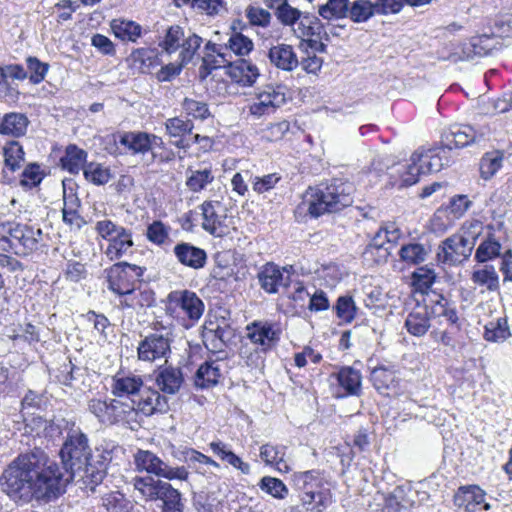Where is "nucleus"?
Listing matches in <instances>:
<instances>
[{
    "label": "nucleus",
    "mask_w": 512,
    "mask_h": 512,
    "mask_svg": "<svg viewBox=\"0 0 512 512\" xmlns=\"http://www.w3.org/2000/svg\"><path fill=\"white\" fill-rule=\"evenodd\" d=\"M63 468L40 448L19 454L2 474L3 490L14 500L49 502L65 492L70 481H82L94 492L106 476L107 463L102 454L94 460L87 436L72 429L60 450Z\"/></svg>",
    "instance_id": "obj_1"
},
{
    "label": "nucleus",
    "mask_w": 512,
    "mask_h": 512,
    "mask_svg": "<svg viewBox=\"0 0 512 512\" xmlns=\"http://www.w3.org/2000/svg\"><path fill=\"white\" fill-rule=\"evenodd\" d=\"M354 187L342 179L322 182L309 188L305 194L308 212L314 217L325 213H337L353 203Z\"/></svg>",
    "instance_id": "obj_2"
},
{
    "label": "nucleus",
    "mask_w": 512,
    "mask_h": 512,
    "mask_svg": "<svg viewBox=\"0 0 512 512\" xmlns=\"http://www.w3.org/2000/svg\"><path fill=\"white\" fill-rule=\"evenodd\" d=\"M476 132L470 125H454L442 134L441 145L421 146L416 149L409 160H442L453 157L454 148H463L472 143Z\"/></svg>",
    "instance_id": "obj_3"
},
{
    "label": "nucleus",
    "mask_w": 512,
    "mask_h": 512,
    "mask_svg": "<svg viewBox=\"0 0 512 512\" xmlns=\"http://www.w3.org/2000/svg\"><path fill=\"white\" fill-rule=\"evenodd\" d=\"M294 483L301 491V505L307 512H324L332 503L330 488L316 471H305L295 475Z\"/></svg>",
    "instance_id": "obj_4"
},
{
    "label": "nucleus",
    "mask_w": 512,
    "mask_h": 512,
    "mask_svg": "<svg viewBox=\"0 0 512 512\" xmlns=\"http://www.w3.org/2000/svg\"><path fill=\"white\" fill-rule=\"evenodd\" d=\"M280 329L268 322H253L246 327V338L257 346L253 353L247 345L240 349V356L248 366H257L260 360L259 352L265 353L275 347L280 340Z\"/></svg>",
    "instance_id": "obj_5"
},
{
    "label": "nucleus",
    "mask_w": 512,
    "mask_h": 512,
    "mask_svg": "<svg viewBox=\"0 0 512 512\" xmlns=\"http://www.w3.org/2000/svg\"><path fill=\"white\" fill-rule=\"evenodd\" d=\"M475 246V237L460 230L444 239L438 246L436 258L443 265L458 266L469 259Z\"/></svg>",
    "instance_id": "obj_6"
},
{
    "label": "nucleus",
    "mask_w": 512,
    "mask_h": 512,
    "mask_svg": "<svg viewBox=\"0 0 512 512\" xmlns=\"http://www.w3.org/2000/svg\"><path fill=\"white\" fill-rule=\"evenodd\" d=\"M144 271L145 268L128 262L113 264L104 271L108 289L120 296L130 295L141 282Z\"/></svg>",
    "instance_id": "obj_7"
},
{
    "label": "nucleus",
    "mask_w": 512,
    "mask_h": 512,
    "mask_svg": "<svg viewBox=\"0 0 512 512\" xmlns=\"http://www.w3.org/2000/svg\"><path fill=\"white\" fill-rule=\"evenodd\" d=\"M95 230L101 238L108 241L105 254L110 260L121 258L133 246L131 231L109 219L98 221Z\"/></svg>",
    "instance_id": "obj_8"
},
{
    "label": "nucleus",
    "mask_w": 512,
    "mask_h": 512,
    "mask_svg": "<svg viewBox=\"0 0 512 512\" xmlns=\"http://www.w3.org/2000/svg\"><path fill=\"white\" fill-rule=\"evenodd\" d=\"M137 470L154 474L168 480H187L189 472L184 466L171 467L148 450H139L134 456Z\"/></svg>",
    "instance_id": "obj_9"
},
{
    "label": "nucleus",
    "mask_w": 512,
    "mask_h": 512,
    "mask_svg": "<svg viewBox=\"0 0 512 512\" xmlns=\"http://www.w3.org/2000/svg\"><path fill=\"white\" fill-rule=\"evenodd\" d=\"M171 340L168 333H151L139 342L137 353L138 358L145 362H155L157 360H167L171 353Z\"/></svg>",
    "instance_id": "obj_10"
},
{
    "label": "nucleus",
    "mask_w": 512,
    "mask_h": 512,
    "mask_svg": "<svg viewBox=\"0 0 512 512\" xmlns=\"http://www.w3.org/2000/svg\"><path fill=\"white\" fill-rule=\"evenodd\" d=\"M170 298L175 303V307L179 309V313L190 321L186 327L192 326L203 315L204 303L194 292L176 291L170 295Z\"/></svg>",
    "instance_id": "obj_11"
},
{
    "label": "nucleus",
    "mask_w": 512,
    "mask_h": 512,
    "mask_svg": "<svg viewBox=\"0 0 512 512\" xmlns=\"http://www.w3.org/2000/svg\"><path fill=\"white\" fill-rule=\"evenodd\" d=\"M122 424L130 429L138 424L136 399L122 400L121 398L110 400V425Z\"/></svg>",
    "instance_id": "obj_12"
},
{
    "label": "nucleus",
    "mask_w": 512,
    "mask_h": 512,
    "mask_svg": "<svg viewBox=\"0 0 512 512\" xmlns=\"http://www.w3.org/2000/svg\"><path fill=\"white\" fill-rule=\"evenodd\" d=\"M221 204L219 202L205 201L201 205L203 216L202 227L210 234L221 237L226 232V215L220 214Z\"/></svg>",
    "instance_id": "obj_13"
},
{
    "label": "nucleus",
    "mask_w": 512,
    "mask_h": 512,
    "mask_svg": "<svg viewBox=\"0 0 512 512\" xmlns=\"http://www.w3.org/2000/svg\"><path fill=\"white\" fill-rule=\"evenodd\" d=\"M177 261L188 268L199 270L207 263V253L204 249L188 242L177 243L173 248Z\"/></svg>",
    "instance_id": "obj_14"
},
{
    "label": "nucleus",
    "mask_w": 512,
    "mask_h": 512,
    "mask_svg": "<svg viewBox=\"0 0 512 512\" xmlns=\"http://www.w3.org/2000/svg\"><path fill=\"white\" fill-rule=\"evenodd\" d=\"M224 67L231 80L242 86H252L259 76L257 66L245 59H238L234 62L227 61Z\"/></svg>",
    "instance_id": "obj_15"
},
{
    "label": "nucleus",
    "mask_w": 512,
    "mask_h": 512,
    "mask_svg": "<svg viewBox=\"0 0 512 512\" xmlns=\"http://www.w3.org/2000/svg\"><path fill=\"white\" fill-rule=\"evenodd\" d=\"M136 409L146 416L155 412H165L168 409V403L165 396L160 395L159 391L150 388H142L136 396Z\"/></svg>",
    "instance_id": "obj_16"
},
{
    "label": "nucleus",
    "mask_w": 512,
    "mask_h": 512,
    "mask_svg": "<svg viewBox=\"0 0 512 512\" xmlns=\"http://www.w3.org/2000/svg\"><path fill=\"white\" fill-rule=\"evenodd\" d=\"M335 378L342 392L337 397L359 396L361 394V373L353 367H342L337 373L331 375Z\"/></svg>",
    "instance_id": "obj_17"
},
{
    "label": "nucleus",
    "mask_w": 512,
    "mask_h": 512,
    "mask_svg": "<svg viewBox=\"0 0 512 512\" xmlns=\"http://www.w3.org/2000/svg\"><path fill=\"white\" fill-rule=\"evenodd\" d=\"M144 387L143 380L137 375L117 374L112 379L111 392L118 398L127 397L136 399L141 389Z\"/></svg>",
    "instance_id": "obj_18"
},
{
    "label": "nucleus",
    "mask_w": 512,
    "mask_h": 512,
    "mask_svg": "<svg viewBox=\"0 0 512 512\" xmlns=\"http://www.w3.org/2000/svg\"><path fill=\"white\" fill-rule=\"evenodd\" d=\"M183 382V373L178 367H162L156 373V386L164 394H176L180 390Z\"/></svg>",
    "instance_id": "obj_19"
},
{
    "label": "nucleus",
    "mask_w": 512,
    "mask_h": 512,
    "mask_svg": "<svg viewBox=\"0 0 512 512\" xmlns=\"http://www.w3.org/2000/svg\"><path fill=\"white\" fill-rule=\"evenodd\" d=\"M120 143L136 153H145L162 144V139L145 132H128L121 136Z\"/></svg>",
    "instance_id": "obj_20"
},
{
    "label": "nucleus",
    "mask_w": 512,
    "mask_h": 512,
    "mask_svg": "<svg viewBox=\"0 0 512 512\" xmlns=\"http://www.w3.org/2000/svg\"><path fill=\"white\" fill-rule=\"evenodd\" d=\"M485 493L478 486L462 488L456 495L455 501L459 507H464L468 512H477L481 509L488 510L489 504L484 502Z\"/></svg>",
    "instance_id": "obj_21"
},
{
    "label": "nucleus",
    "mask_w": 512,
    "mask_h": 512,
    "mask_svg": "<svg viewBox=\"0 0 512 512\" xmlns=\"http://www.w3.org/2000/svg\"><path fill=\"white\" fill-rule=\"evenodd\" d=\"M405 328L415 337L424 336L430 328V314L427 306L417 305L407 315Z\"/></svg>",
    "instance_id": "obj_22"
},
{
    "label": "nucleus",
    "mask_w": 512,
    "mask_h": 512,
    "mask_svg": "<svg viewBox=\"0 0 512 512\" xmlns=\"http://www.w3.org/2000/svg\"><path fill=\"white\" fill-rule=\"evenodd\" d=\"M268 58L277 68L292 71L299 65V60L293 47L288 44H278L269 49Z\"/></svg>",
    "instance_id": "obj_23"
},
{
    "label": "nucleus",
    "mask_w": 512,
    "mask_h": 512,
    "mask_svg": "<svg viewBox=\"0 0 512 512\" xmlns=\"http://www.w3.org/2000/svg\"><path fill=\"white\" fill-rule=\"evenodd\" d=\"M259 283L267 293H277L280 287H287L289 277H284L278 266L268 263L258 274Z\"/></svg>",
    "instance_id": "obj_24"
},
{
    "label": "nucleus",
    "mask_w": 512,
    "mask_h": 512,
    "mask_svg": "<svg viewBox=\"0 0 512 512\" xmlns=\"http://www.w3.org/2000/svg\"><path fill=\"white\" fill-rule=\"evenodd\" d=\"M29 120L25 114L10 112L0 119V134L20 137L26 134Z\"/></svg>",
    "instance_id": "obj_25"
},
{
    "label": "nucleus",
    "mask_w": 512,
    "mask_h": 512,
    "mask_svg": "<svg viewBox=\"0 0 512 512\" xmlns=\"http://www.w3.org/2000/svg\"><path fill=\"white\" fill-rule=\"evenodd\" d=\"M227 331L210 322L209 325H204L202 331V340L204 346L211 352H221L226 346Z\"/></svg>",
    "instance_id": "obj_26"
},
{
    "label": "nucleus",
    "mask_w": 512,
    "mask_h": 512,
    "mask_svg": "<svg viewBox=\"0 0 512 512\" xmlns=\"http://www.w3.org/2000/svg\"><path fill=\"white\" fill-rule=\"evenodd\" d=\"M221 377V368L217 361H206L195 374V385L199 388H209L216 385Z\"/></svg>",
    "instance_id": "obj_27"
},
{
    "label": "nucleus",
    "mask_w": 512,
    "mask_h": 512,
    "mask_svg": "<svg viewBox=\"0 0 512 512\" xmlns=\"http://www.w3.org/2000/svg\"><path fill=\"white\" fill-rule=\"evenodd\" d=\"M134 490L138 492L140 498L145 501L158 500L160 487L164 485V481L155 480L150 476L134 477L132 479Z\"/></svg>",
    "instance_id": "obj_28"
},
{
    "label": "nucleus",
    "mask_w": 512,
    "mask_h": 512,
    "mask_svg": "<svg viewBox=\"0 0 512 512\" xmlns=\"http://www.w3.org/2000/svg\"><path fill=\"white\" fill-rule=\"evenodd\" d=\"M474 284L485 287L490 292H495L500 287L499 276L493 265L485 264L480 268L474 269L471 275Z\"/></svg>",
    "instance_id": "obj_29"
},
{
    "label": "nucleus",
    "mask_w": 512,
    "mask_h": 512,
    "mask_svg": "<svg viewBox=\"0 0 512 512\" xmlns=\"http://www.w3.org/2000/svg\"><path fill=\"white\" fill-rule=\"evenodd\" d=\"M285 448L271 444L262 445L260 448V458L266 465L274 466L279 472H288L289 465L284 459Z\"/></svg>",
    "instance_id": "obj_30"
},
{
    "label": "nucleus",
    "mask_w": 512,
    "mask_h": 512,
    "mask_svg": "<svg viewBox=\"0 0 512 512\" xmlns=\"http://www.w3.org/2000/svg\"><path fill=\"white\" fill-rule=\"evenodd\" d=\"M494 39L487 36L474 37L468 46L463 49L465 59L473 60L475 57H484L492 54L495 48Z\"/></svg>",
    "instance_id": "obj_31"
},
{
    "label": "nucleus",
    "mask_w": 512,
    "mask_h": 512,
    "mask_svg": "<svg viewBox=\"0 0 512 512\" xmlns=\"http://www.w3.org/2000/svg\"><path fill=\"white\" fill-rule=\"evenodd\" d=\"M85 178L96 185H103L114 176L105 162H83Z\"/></svg>",
    "instance_id": "obj_32"
},
{
    "label": "nucleus",
    "mask_w": 512,
    "mask_h": 512,
    "mask_svg": "<svg viewBox=\"0 0 512 512\" xmlns=\"http://www.w3.org/2000/svg\"><path fill=\"white\" fill-rule=\"evenodd\" d=\"M370 379L374 388L382 394H388V391L396 387L394 371L383 366L374 368Z\"/></svg>",
    "instance_id": "obj_33"
},
{
    "label": "nucleus",
    "mask_w": 512,
    "mask_h": 512,
    "mask_svg": "<svg viewBox=\"0 0 512 512\" xmlns=\"http://www.w3.org/2000/svg\"><path fill=\"white\" fill-rule=\"evenodd\" d=\"M130 60L141 73L146 74L157 64L158 53L156 49L138 48L132 51Z\"/></svg>",
    "instance_id": "obj_34"
},
{
    "label": "nucleus",
    "mask_w": 512,
    "mask_h": 512,
    "mask_svg": "<svg viewBox=\"0 0 512 512\" xmlns=\"http://www.w3.org/2000/svg\"><path fill=\"white\" fill-rule=\"evenodd\" d=\"M115 37L121 40L135 42L142 33V27L134 21L115 19L111 22Z\"/></svg>",
    "instance_id": "obj_35"
},
{
    "label": "nucleus",
    "mask_w": 512,
    "mask_h": 512,
    "mask_svg": "<svg viewBox=\"0 0 512 512\" xmlns=\"http://www.w3.org/2000/svg\"><path fill=\"white\" fill-rule=\"evenodd\" d=\"M158 499L163 502V512H183L180 492L168 482L160 487Z\"/></svg>",
    "instance_id": "obj_36"
},
{
    "label": "nucleus",
    "mask_w": 512,
    "mask_h": 512,
    "mask_svg": "<svg viewBox=\"0 0 512 512\" xmlns=\"http://www.w3.org/2000/svg\"><path fill=\"white\" fill-rule=\"evenodd\" d=\"M375 5L370 0H355L349 4L347 17L354 23L367 22L375 15Z\"/></svg>",
    "instance_id": "obj_37"
},
{
    "label": "nucleus",
    "mask_w": 512,
    "mask_h": 512,
    "mask_svg": "<svg viewBox=\"0 0 512 512\" xmlns=\"http://www.w3.org/2000/svg\"><path fill=\"white\" fill-rule=\"evenodd\" d=\"M501 244L493 235H489L477 247L475 252V260L479 263H486L501 255Z\"/></svg>",
    "instance_id": "obj_38"
},
{
    "label": "nucleus",
    "mask_w": 512,
    "mask_h": 512,
    "mask_svg": "<svg viewBox=\"0 0 512 512\" xmlns=\"http://www.w3.org/2000/svg\"><path fill=\"white\" fill-rule=\"evenodd\" d=\"M47 175L46 170L37 162L28 163L20 176V185L27 189L37 187Z\"/></svg>",
    "instance_id": "obj_39"
},
{
    "label": "nucleus",
    "mask_w": 512,
    "mask_h": 512,
    "mask_svg": "<svg viewBox=\"0 0 512 512\" xmlns=\"http://www.w3.org/2000/svg\"><path fill=\"white\" fill-rule=\"evenodd\" d=\"M429 250L420 243H409L403 245L399 251L400 258L409 264L417 265L424 262Z\"/></svg>",
    "instance_id": "obj_40"
},
{
    "label": "nucleus",
    "mask_w": 512,
    "mask_h": 512,
    "mask_svg": "<svg viewBox=\"0 0 512 512\" xmlns=\"http://www.w3.org/2000/svg\"><path fill=\"white\" fill-rule=\"evenodd\" d=\"M510 336L506 318L492 320L485 325L484 338L491 342H502Z\"/></svg>",
    "instance_id": "obj_41"
},
{
    "label": "nucleus",
    "mask_w": 512,
    "mask_h": 512,
    "mask_svg": "<svg viewBox=\"0 0 512 512\" xmlns=\"http://www.w3.org/2000/svg\"><path fill=\"white\" fill-rule=\"evenodd\" d=\"M412 284L416 291L427 293L436 279V273L427 266L416 269L411 276Z\"/></svg>",
    "instance_id": "obj_42"
},
{
    "label": "nucleus",
    "mask_w": 512,
    "mask_h": 512,
    "mask_svg": "<svg viewBox=\"0 0 512 512\" xmlns=\"http://www.w3.org/2000/svg\"><path fill=\"white\" fill-rule=\"evenodd\" d=\"M184 36V30L181 26L172 25L166 30L164 38L159 43V46L167 54L175 53L180 48V44Z\"/></svg>",
    "instance_id": "obj_43"
},
{
    "label": "nucleus",
    "mask_w": 512,
    "mask_h": 512,
    "mask_svg": "<svg viewBox=\"0 0 512 512\" xmlns=\"http://www.w3.org/2000/svg\"><path fill=\"white\" fill-rule=\"evenodd\" d=\"M349 4V0H345L344 4L343 2H338V0L330 4V0H328L327 3L319 7L318 13L326 20L347 18L349 14Z\"/></svg>",
    "instance_id": "obj_44"
},
{
    "label": "nucleus",
    "mask_w": 512,
    "mask_h": 512,
    "mask_svg": "<svg viewBox=\"0 0 512 512\" xmlns=\"http://www.w3.org/2000/svg\"><path fill=\"white\" fill-rule=\"evenodd\" d=\"M253 46L254 44L249 37L241 32H235L230 36L226 48H229L238 56H245L253 50Z\"/></svg>",
    "instance_id": "obj_45"
},
{
    "label": "nucleus",
    "mask_w": 512,
    "mask_h": 512,
    "mask_svg": "<svg viewBox=\"0 0 512 512\" xmlns=\"http://www.w3.org/2000/svg\"><path fill=\"white\" fill-rule=\"evenodd\" d=\"M203 40L197 34H192L187 38H183L180 48H182L179 58L184 64H188L192 61L195 53L200 48Z\"/></svg>",
    "instance_id": "obj_46"
},
{
    "label": "nucleus",
    "mask_w": 512,
    "mask_h": 512,
    "mask_svg": "<svg viewBox=\"0 0 512 512\" xmlns=\"http://www.w3.org/2000/svg\"><path fill=\"white\" fill-rule=\"evenodd\" d=\"M23 236L20 238L19 250L22 249V253L31 252L37 249L38 243L42 237L41 229H35L31 226H24Z\"/></svg>",
    "instance_id": "obj_47"
},
{
    "label": "nucleus",
    "mask_w": 512,
    "mask_h": 512,
    "mask_svg": "<svg viewBox=\"0 0 512 512\" xmlns=\"http://www.w3.org/2000/svg\"><path fill=\"white\" fill-rule=\"evenodd\" d=\"M170 227L161 221H154L147 227L148 240L157 245H163L169 238Z\"/></svg>",
    "instance_id": "obj_48"
},
{
    "label": "nucleus",
    "mask_w": 512,
    "mask_h": 512,
    "mask_svg": "<svg viewBox=\"0 0 512 512\" xmlns=\"http://www.w3.org/2000/svg\"><path fill=\"white\" fill-rule=\"evenodd\" d=\"M182 108L195 119L205 120L210 116L208 105L205 102L186 97L182 102Z\"/></svg>",
    "instance_id": "obj_49"
},
{
    "label": "nucleus",
    "mask_w": 512,
    "mask_h": 512,
    "mask_svg": "<svg viewBox=\"0 0 512 512\" xmlns=\"http://www.w3.org/2000/svg\"><path fill=\"white\" fill-rule=\"evenodd\" d=\"M398 238V229H394L389 231L387 229H380L375 236L372 238L371 242L367 246V252H371L376 250L384 249L387 254V248H384L386 242H394Z\"/></svg>",
    "instance_id": "obj_50"
},
{
    "label": "nucleus",
    "mask_w": 512,
    "mask_h": 512,
    "mask_svg": "<svg viewBox=\"0 0 512 512\" xmlns=\"http://www.w3.org/2000/svg\"><path fill=\"white\" fill-rule=\"evenodd\" d=\"M88 409L102 424L110 425V400L91 399Z\"/></svg>",
    "instance_id": "obj_51"
},
{
    "label": "nucleus",
    "mask_w": 512,
    "mask_h": 512,
    "mask_svg": "<svg viewBox=\"0 0 512 512\" xmlns=\"http://www.w3.org/2000/svg\"><path fill=\"white\" fill-rule=\"evenodd\" d=\"M26 62L28 70L30 71V82L33 84L42 82L48 72L49 64L41 62L38 58L32 56L28 57Z\"/></svg>",
    "instance_id": "obj_52"
},
{
    "label": "nucleus",
    "mask_w": 512,
    "mask_h": 512,
    "mask_svg": "<svg viewBox=\"0 0 512 512\" xmlns=\"http://www.w3.org/2000/svg\"><path fill=\"white\" fill-rule=\"evenodd\" d=\"M275 15L280 23L284 26H292L302 17V12L289 5L288 1L282 3V6L278 8V12Z\"/></svg>",
    "instance_id": "obj_53"
},
{
    "label": "nucleus",
    "mask_w": 512,
    "mask_h": 512,
    "mask_svg": "<svg viewBox=\"0 0 512 512\" xmlns=\"http://www.w3.org/2000/svg\"><path fill=\"white\" fill-rule=\"evenodd\" d=\"M260 487L273 497L279 499H283L288 493V489L285 484L281 480L273 477L267 476L262 478Z\"/></svg>",
    "instance_id": "obj_54"
},
{
    "label": "nucleus",
    "mask_w": 512,
    "mask_h": 512,
    "mask_svg": "<svg viewBox=\"0 0 512 512\" xmlns=\"http://www.w3.org/2000/svg\"><path fill=\"white\" fill-rule=\"evenodd\" d=\"M259 102H266L268 105L275 108L281 107L286 102L285 93L280 91V88L267 87L257 95Z\"/></svg>",
    "instance_id": "obj_55"
},
{
    "label": "nucleus",
    "mask_w": 512,
    "mask_h": 512,
    "mask_svg": "<svg viewBox=\"0 0 512 512\" xmlns=\"http://www.w3.org/2000/svg\"><path fill=\"white\" fill-rule=\"evenodd\" d=\"M193 124L190 121H184L178 117L168 119L166 129L170 136L180 137L188 134L192 135Z\"/></svg>",
    "instance_id": "obj_56"
},
{
    "label": "nucleus",
    "mask_w": 512,
    "mask_h": 512,
    "mask_svg": "<svg viewBox=\"0 0 512 512\" xmlns=\"http://www.w3.org/2000/svg\"><path fill=\"white\" fill-rule=\"evenodd\" d=\"M335 309L337 316L346 322H351L355 317L356 306L351 297H339Z\"/></svg>",
    "instance_id": "obj_57"
},
{
    "label": "nucleus",
    "mask_w": 512,
    "mask_h": 512,
    "mask_svg": "<svg viewBox=\"0 0 512 512\" xmlns=\"http://www.w3.org/2000/svg\"><path fill=\"white\" fill-rule=\"evenodd\" d=\"M246 17L253 26L267 27L270 24L271 14L263 9L254 6H248Z\"/></svg>",
    "instance_id": "obj_58"
},
{
    "label": "nucleus",
    "mask_w": 512,
    "mask_h": 512,
    "mask_svg": "<svg viewBox=\"0 0 512 512\" xmlns=\"http://www.w3.org/2000/svg\"><path fill=\"white\" fill-rule=\"evenodd\" d=\"M213 180L211 171L204 169L202 171L192 172L191 176L187 180V186L193 191H200L208 183Z\"/></svg>",
    "instance_id": "obj_59"
},
{
    "label": "nucleus",
    "mask_w": 512,
    "mask_h": 512,
    "mask_svg": "<svg viewBox=\"0 0 512 512\" xmlns=\"http://www.w3.org/2000/svg\"><path fill=\"white\" fill-rule=\"evenodd\" d=\"M375 13L379 15L397 14L403 6V0H376L374 2Z\"/></svg>",
    "instance_id": "obj_60"
},
{
    "label": "nucleus",
    "mask_w": 512,
    "mask_h": 512,
    "mask_svg": "<svg viewBox=\"0 0 512 512\" xmlns=\"http://www.w3.org/2000/svg\"><path fill=\"white\" fill-rule=\"evenodd\" d=\"M25 225L14 224L10 225L7 229L5 239L2 241L8 243L9 247L19 253L20 238L23 236V229Z\"/></svg>",
    "instance_id": "obj_61"
},
{
    "label": "nucleus",
    "mask_w": 512,
    "mask_h": 512,
    "mask_svg": "<svg viewBox=\"0 0 512 512\" xmlns=\"http://www.w3.org/2000/svg\"><path fill=\"white\" fill-rule=\"evenodd\" d=\"M428 165H431V162H411L407 165L406 172L402 175L404 184H415L424 166L427 167Z\"/></svg>",
    "instance_id": "obj_62"
},
{
    "label": "nucleus",
    "mask_w": 512,
    "mask_h": 512,
    "mask_svg": "<svg viewBox=\"0 0 512 512\" xmlns=\"http://www.w3.org/2000/svg\"><path fill=\"white\" fill-rule=\"evenodd\" d=\"M305 23H307L306 34L320 36L324 30L323 23L315 15L309 13L302 14V17L300 18V25L305 26Z\"/></svg>",
    "instance_id": "obj_63"
},
{
    "label": "nucleus",
    "mask_w": 512,
    "mask_h": 512,
    "mask_svg": "<svg viewBox=\"0 0 512 512\" xmlns=\"http://www.w3.org/2000/svg\"><path fill=\"white\" fill-rule=\"evenodd\" d=\"M185 65L186 64H184L182 61H180L179 64L169 63V64L163 66L158 71V73L156 75L157 80L160 82L171 81L173 78H175L176 76H178L181 73V71Z\"/></svg>",
    "instance_id": "obj_64"
}]
</instances>
